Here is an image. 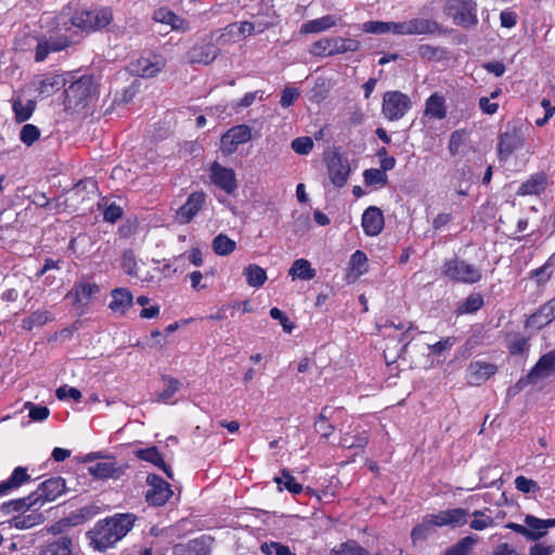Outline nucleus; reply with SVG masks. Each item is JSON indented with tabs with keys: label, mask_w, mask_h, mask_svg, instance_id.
Segmentation results:
<instances>
[{
	"label": "nucleus",
	"mask_w": 555,
	"mask_h": 555,
	"mask_svg": "<svg viewBox=\"0 0 555 555\" xmlns=\"http://www.w3.org/2000/svg\"><path fill=\"white\" fill-rule=\"evenodd\" d=\"M135 520V515L131 513L115 514L99 520L87 533L91 547L100 552L113 547L132 529Z\"/></svg>",
	"instance_id": "nucleus-1"
},
{
	"label": "nucleus",
	"mask_w": 555,
	"mask_h": 555,
	"mask_svg": "<svg viewBox=\"0 0 555 555\" xmlns=\"http://www.w3.org/2000/svg\"><path fill=\"white\" fill-rule=\"evenodd\" d=\"M96 87L93 79L82 76L65 89V107L73 112L86 108L95 100Z\"/></svg>",
	"instance_id": "nucleus-2"
},
{
	"label": "nucleus",
	"mask_w": 555,
	"mask_h": 555,
	"mask_svg": "<svg viewBox=\"0 0 555 555\" xmlns=\"http://www.w3.org/2000/svg\"><path fill=\"white\" fill-rule=\"evenodd\" d=\"M360 47L361 43L357 39L323 37L310 46L309 53L314 56L326 57L346 52H354L358 51Z\"/></svg>",
	"instance_id": "nucleus-3"
},
{
	"label": "nucleus",
	"mask_w": 555,
	"mask_h": 555,
	"mask_svg": "<svg viewBox=\"0 0 555 555\" xmlns=\"http://www.w3.org/2000/svg\"><path fill=\"white\" fill-rule=\"evenodd\" d=\"M443 12L463 28L478 24L477 3L474 0H447Z\"/></svg>",
	"instance_id": "nucleus-4"
},
{
	"label": "nucleus",
	"mask_w": 555,
	"mask_h": 555,
	"mask_svg": "<svg viewBox=\"0 0 555 555\" xmlns=\"http://www.w3.org/2000/svg\"><path fill=\"white\" fill-rule=\"evenodd\" d=\"M505 527L529 541H538L543 539L551 528L555 527V521H551V518L542 519L533 515H526L524 524L508 522Z\"/></svg>",
	"instance_id": "nucleus-5"
},
{
	"label": "nucleus",
	"mask_w": 555,
	"mask_h": 555,
	"mask_svg": "<svg viewBox=\"0 0 555 555\" xmlns=\"http://www.w3.org/2000/svg\"><path fill=\"white\" fill-rule=\"evenodd\" d=\"M113 15L108 9L77 12L70 17V25L83 31L99 30L111 24Z\"/></svg>",
	"instance_id": "nucleus-6"
},
{
	"label": "nucleus",
	"mask_w": 555,
	"mask_h": 555,
	"mask_svg": "<svg viewBox=\"0 0 555 555\" xmlns=\"http://www.w3.org/2000/svg\"><path fill=\"white\" fill-rule=\"evenodd\" d=\"M411 108L410 96L400 91H387L383 96L382 113L389 121L403 118Z\"/></svg>",
	"instance_id": "nucleus-7"
},
{
	"label": "nucleus",
	"mask_w": 555,
	"mask_h": 555,
	"mask_svg": "<svg viewBox=\"0 0 555 555\" xmlns=\"http://www.w3.org/2000/svg\"><path fill=\"white\" fill-rule=\"evenodd\" d=\"M443 273L450 280L465 284H474L481 279V272L477 267L457 258L444 262Z\"/></svg>",
	"instance_id": "nucleus-8"
},
{
	"label": "nucleus",
	"mask_w": 555,
	"mask_h": 555,
	"mask_svg": "<svg viewBox=\"0 0 555 555\" xmlns=\"http://www.w3.org/2000/svg\"><path fill=\"white\" fill-rule=\"evenodd\" d=\"M147 491L145 500L150 505L163 506L172 496L173 491L170 485L155 474L146 477Z\"/></svg>",
	"instance_id": "nucleus-9"
},
{
	"label": "nucleus",
	"mask_w": 555,
	"mask_h": 555,
	"mask_svg": "<svg viewBox=\"0 0 555 555\" xmlns=\"http://www.w3.org/2000/svg\"><path fill=\"white\" fill-rule=\"evenodd\" d=\"M266 27H257L250 22L233 23L222 29L217 38V42L221 46L233 43L245 39L254 33H262Z\"/></svg>",
	"instance_id": "nucleus-10"
},
{
	"label": "nucleus",
	"mask_w": 555,
	"mask_h": 555,
	"mask_svg": "<svg viewBox=\"0 0 555 555\" xmlns=\"http://www.w3.org/2000/svg\"><path fill=\"white\" fill-rule=\"evenodd\" d=\"M66 83L65 78L57 74L37 75L31 81V87L41 99L49 98L61 90Z\"/></svg>",
	"instance_id": "nucleus-11"
},
{
	"label": "nucleus",
	"mask_w": 555,
	"mask_h": 555,
	"mask_svg": "<svg viewBox=\"0 0 555 555\" xmlns=\"http://www.w3.org/2000/svg\"><path fill=\"white\" fill-rule=\"evenodd\" d=\"M435 527L459 528L467 524L469 512L462 507L440 511L436 514H429Z\"/></svg>",
	"instance_id": "nucleus-12"
},
{
	"label": "nucleus",
	"mask_w": 555,
	"mask_h": 555,
	"mask_svg": "<svg viewBox=\"0 0 555 555\" xmlns=\"http://www.w3.org/2000/svg\"><path fill=\"white\" fill-rule=\"evenodd\" d=\"M525 145V137L519 129L513 128L500 134L498 143L499 157L506 160L514 152Z\"/></svg>",
	"instance_id": "nucleus-13"
},
{
	"label": "nucleus",
	"mask_w": 555,
	"mask_h": 555,
	"mask_svg": "<svg viewBox=\"0 0 555 555\" xmlns=\"http://www.w3.org/2000/svg\"><path fill=\"white\" fill-rule=\"evenodd\" d=\"M251 129L246 125H238L228 130L221 138V149L227 154H232L240 144L251 140Z\"/></svg>",
	"instance_id": "nucleus-14"
},
{
	"label": "nucleus",
	"mask_w": 555,
	"mask_h": 555,
	"mask_svg": "<svg viewBox=\"0 0 555 555\" xmlns=\"http://www.w3.org/2000/svg\"><path fill=\"white\" fill-rule=\"evenodd\" d=\"M210 178L217 186H219L228 194L233 193L237 189L234 170L228 167H223L218 163H214L211 165Z\"/></svg>",
	"instance_id": "nucleus-15"
},
{
	"label": "nucleus",
	"mask_w": 555,
	"mask_h": 555,
	"mask_svg": "<svg viewBox=\"0 0 555 555\" xmlns=\"http://www.w3.org/2000/svg\"><path fill=\"white\" fill-rule=\"evenodd\" d=\"M402 36L433 35L440 30L438 22L431 18L417 17L401 22Z\"/></svg>",
	"instance_id": "nucleus-16"
},
{
	"label": "nucleus",
	"mask_w": 555,
	"mask_h": 555,
	"mask_svg": "<svg viewBox=\"0 0 555 555\" xmlns=\"http://www.w3.org/2000/svg\"><path fill=\"white\" fill-rule=\"evenodd\" d=\"M165 66V60L160 56L140 57L131 63L130 69L133 74L143 77L152 78L156 76Z\"/></svg>",
	"instance_id": "nucleus-17"
},
{
	"label": "nucleus",
	"mask_w": 555,
	"mask_h": 555,
	"mask_svg": "<svg viewBox=\"0 0 555 555\" xmlns=\"http://www.w3.org/2000/svg\"><path fill=\"white\" fill-rule=\"evenodd\" d=\"M73 42L65 35L51 37L50 39H40L36 47L35 60L42 62L51 52H59L66 49Z\"/></svg>",
	"instance_id": "nucleus-18"
},
{
	"label": "nucleus",
	"mask_w": 555,
	"mask_h": 555,
	"mask_svg": "<svg viewBox=\"0 0 555 555\" xmlns=\"http://www.w3.org/2000/svg\"><path fill=\"white\" fill-rule=\"evenodd\" d=\"M555 320V297L541 306L526 321V327L539 331Z\"/></svg>",
	"instance_id": "nucleus-19"
},
{
	"label": "nucleus",
	"mask_w": 555,
	"mask_h": 555,
	"mask_svg": "<svg viewBox=\"0 0 555 555\" xmlns=\"http://www.w3.org/2000/svg\"><path fill=\"white\" fill-rule=\"evenodd\" d=\"M327 170L330 180L335 186L341 188L346 184L350 169L338 153H334L327 158Z\"/></svg>",
	"instance_id": "nucleus-20"
},
{
	"label": "nucleus",
	"mask_w": 555,
	"mask_h": 555,
	"mask_svg": "<svg viewBox=\"0 0 555 555\" xmlns=\"http://www.w3.org/2000/svg\"><path fill=\"white\" fill-rule=\"evenodd\" d=\"M498 371V367L493 363H489L486 361H474L470 362L466 376L469 384L479 385L494 375Z\"/></svg>",
	"instance_id": "nucleus-21"
},
{
	"label": "nucleus",
	"mask_w": 555,
	"mask_h": 555,
	"mask_svg": "<svg viewBox=\"0 0 555 555\" xmlns=\"http://www.w3.org/2000/svg\"><path fill=\"white\" fill-rule=\"evenodd\" d=\"M100 287L95 283L81 281L77 283L67 296L74 297V306L81 309L87 307L92 297L99 294Z\"/></svg>",
	"instance_id": "nucleus-22"
},
{
	"label": "nucleus",
	"mask_w": 555,
	"mask_h": 555,
	"mask_svg": "<svg viewBox=\"0 0 555 555\" xmlns=\"http://www.w3.org/2000/svg\"><path fill=\"white\" fill-rule=\"evenodd\" d=\"M134 455L139 460L147 462L164 472L169 479H173L175 475L171 467L166 463L157 448L150 447L146 449H137L134 451Z\"/></svg>",
	"instance_id": "nucleus-23"
},
{
	"label": "nucleus",
	"mask_w": 555,
	"mask_h": 555,
	"mask_svg": "<svg viewBox=\"0 0 555 555\" xmlns=\"http://www.w3.org/2000/svg\"><path fill=\"white\" fill-rule=\"evenodd\" d=\"M111 297L112 299L108 305V308L114 314L118 317L125 315L133 304L132 293L125 287H118L113 289L111 292Z\"/></svg>",
	"instance_id": "nucleus-24"
},
{
	"label": "nucleus",
	"mask_w": 555,
	"mask_h": 555,
	"mask_svg": "<svg viewBox=\"0 0 555 555\" xmlns=\"http://www.w3.org/2000/svg\"><path fill=\"white\" fill-rule=\"evenodd\" d=\"M555 372V349L542 356L527 375L529 383H537Z\"/></svg>",
	"instance_id": "nucleus-25"
},
{
	"label": "nucleus",
	"mask_w": 555,
	"mask_h": 555,
	"mask_svg": "<svg viewBox=\"0 0 555 555\" xmlns=\"http://www.w3.org/2000/svg\"><path fill=\"white\" fill-rule=\"evenodd\" d=\"M362 228L367 236L378 235L384 228V216L379 208L371 206L362 215Z\"/></svg>",
	"instance_id": "nucleus-26"
},
{
	"label": "nucleus",
	"mask_w": 555,
	"mask_h": 555,
	"mask_svg": "<svg viewBox=\"0 0 555 555\" xmlns=\"http://www.w3.org/2000/svg\"><path fill=\"white\" fill-rule=\"evenodd\" d=\"M64 491L65 480L61 477L51 478L40 485L36 492V500H40L42 503L52 502L61 496Z\"/></svg>",
	"instance_id": "nucleus-27"
},
{
	"label": "nucleus",
	"mask_w": 555,
	"mask_h": 555,
	"mask_svg": "<svg viewBox=\"0 0 555 555\" xmlns=\"http://www.w3.org/2000/svg\"><path fill=\"white\" fill-rule=\"evenodd\" d=\"M153 20L157 23L170 26V28L176 31L185 33L190 30V23L167 8L155 10Z\"/></svg>",
	"instance_id": "nucleus-28"
},
{
	"label": "nucleus",
	"mask_w": 555,
	"mask_h": 555,
	"mask_svg": "<svg viewBox=\"0 0 555 555\" xmlns=\"http://www.w3.org/2000/svg\"><path fill=\"white\" fill-rule=\"evenodd\" d=\"M205 203V194L202 192L192 193L186 203L177 211V219L180 223H189L201 210Z\"/></svg>",
	"instance_id": "nucleus-29"
},
{
	"label": "nucleus",
	"mask_w": 555,
	"mask_h": 555,
	"mask_svg": "<svg viewBox=\"0 0 555 555\" xmlns=\"http://www.w3.org/2000/svg\"><path fill=\"white\" fill-rule=\"evenodd\" d=\"M219 48L212 43H202L193 47L189 52L192 63L208 65L219 55Z\"/></svg>",
	"instance_id": "nucleus-30"
},
{
	"label": "nucleus",
	"mask_w": 555,
	"mask_h": 555,
	"mask_svg": "<svg viewBox=\"0 0 555 555\" xmlns=\"http://www.w3.org/2000/svg\"><path fill=\"white\" fill-rule=\"evenodd\" d=\"M448 108L444 95L435 92L425 102L424 116L442 120L447 117Z\"/></svg>",
	"instance_id": "nucleus-31"
},
{
	"label": "nucleus",
	"mask_w": 555,
	"mask_h": 555,
	"mask_svg": "<svg viewBox=\"0 0 555 555\" xmlns=\"http://www.w3.org/2000/svg\"><path fill=\"white\" fill-rule=\"evenodd\" d=\"M361 29L367 34L402 36L401 22L367 21L361 25Z\"/></svg>",
	"instance_id": "nucleus-32"
},
{
	"label": "nucleus",
	"mask_w": 555,
	"mask_h": 555,
	"mask_svg": "<svg viewBox=\"0 0 555 555\" xmlns=\"http://www.w3.org/2000/svg\"><path fill=\"white\" fill-rule=\"evenodd\" d=\"M547 186V178L545 173L538 172L521 183L517 191V195L527 196V195H540Z\"/></svg>",
	"instance_id": "nucleus-33"
},
{
	"label": "nucleus",
	"mask_w": 555,
	"mask_h": 555,
	"mask_svg": "<svg viewBox=\"0 0 555 555\" xmlns=\"http://www.w3.org/2000/svg\"><path fill=\"white\" fill-rule=\"evenodd\" d=\"M338 21H339L338 17H336L335 15H331V14L324 15L319 18L310 20L301 25L300 34H302V35L318 34V33L328 30L332 27L336 26Z\"/></svg>",
	"instance_id": "nucleus-34"
},
{
	"label": "nucleus",
	"mask_w": 555,
	"mask_h": 555,
	"mask_svg": "<svg viewBox=\"0 0 555 555\" xmlns=\"http://www.w3.org/2000/svg\"><path fill=\"white\" fill-rule=\"evenodd\" d=\"M367 257L362 250H356L349 261L346 279L348 283L356 282L367 271Z\"/></svg>",
	"instance_id": "nucleus-35"
},
{
	"label": "nucleus",
	"mask_w": 555,
	"mask_h": 555,
	"mask_svg": "<svg viewBox=\"0 0 555 555\" xmlns=\"http://www.w3.org/2000/svg\"><path fill=\"white\" fill-rule=\"evenodd\" d=\"M88 472L95 478H118L124 474V468L115 462H99L88 467Z\"/></svg>",
	"instance_id": "nucleus-36"
},
{
	"label": "nucleus",
	"mask_w": 555,
	"mask_h": 555,
	"mask_svg": "<svg viewBox=\"0 0 555 555\" xmlns=\"http://www.w3.org/2000/svg\"><path fill=\"white\" fill-rule=\"evenodd\" d=\"M209 552V542L205 539H196L188 544L177 545L173 550V555H208Z\"/></svg>",
	"instance_id": "nucleus-37"
},
{
	"label": "nucleus",
	"mask_w": 555,
	"mask_h": 555,
	"mask_svg": "<svg viewBox=\"0 0 555 555\" xmlns=\"http://www.w3.org/2000/svg\"><path fill=\"white\" fill-rule=\"evenodd\" d=\"M54 320V315L46 309H38L22 320V328L31 331L35 327H41Z\"/></svg>",
	"instance_id": "nucleus-38"
},
{
	"label": "nucleus",
	"mask_w": 555,
	"mask_h": 555,
	"mask_svg": "<svg viewBox=\"0 0 555 555\" xmlns=\"http://www.w3.org/2000/svg\"><path fill=\"white\" fill-rule=\"evenodd\" d=\"M469 528L475 531H485L495 526L494 518L490 515V509H475L472 514Z\"/></svg>",
	"instance_id": "nucleus-39"
},
{
	"label": "nucleus",
	"mask_w": 555,
	"mask_h": 555,
	"mask_svg": "<svg viewBox=\"0 0 555 555\" xmlns=\"http://www.w3.org/2000/svg\"><path fill=\"white\" fill-rule=\"evenodd\" d=\"M288 274L293 280L310 281L315 276V270L311 268V263L307 259L300 258L293 262Z\"/></svg>",
	"instance_id": "nucleus-40"
},
{
	"label": "nucleus",
	"mask_w": 555,
	"mask_h": 555,
	"mask_svg": "<svg viewBox=\"0 0 555 555\" xmlns=\"http://www.w3.org/2000/svg\"><path fill=\"white\" fill-rule=\"evenodd\" d=\"M29 480V475L25 467H16L8 480L0 482V495L8 493L12 489H16Z\"/></svg>",
	"instance_id": "nucleus-41"
},
{
	"label": "nucleus",
	"mask_w": 555,
	"mask_h": 555,
	"mask_svg": "<svg viewBox=\"0 0 555 555\" xmlns=\"http://www.w3.org/2000/svg\"><path fill=\"white\" fill-rule=\"evenodd\" d=\"M243 275L251 287H261L267 281L266 271L258 264H248L243 269Z\"/></svg>",
	"instance_id": "nucleus-42"
},
{
	"label": "nucleus",
	"mask_w": 555,
	"mask_h": 555,
	"mask_svg": "<svg viewBox=\"0 0 555 555\" xmlns=\"http://www.w3.org/2000/svg\"><path fill=\"white\" fill-rule=\"evenodd\" d=\"M12 107L15 115V120L17 122H24L33 116L36 108V103L33 100L23 102L21 99H17L13 101Z\"/></svg>",
	"instance_id": "nucleus-43"
},
{
	"label": "nucleus",
	"mask_w": 555,
	"mask_h": 555,
	"mask_svg": "<svg viewBox=\"0 0 555 555\" xmlns=\"http://www.w3.org/2000/svg\"><path fill=\"white\" fill-rule=\"evenodd\" d=\"M212 250L218 256H228L236 248V242L225 234H218L211 242Z\"/></svg>",
	"instance_id": "nucleus-44"
},
{
	"label": "nucleus",
	"mask_w": 555,
	"mask_h": 555,
	"mask_svg": "<svg viewBox=\"0 0 555 555\" xmlns=\"http://www.w3.org/2000/svg\"><path fill=\"white\" fill-rule=\"evenodd\" d=\"M42 519L43 518L41 514L35 511H28V513H23L14 517L10 524L12 527L17 529H27L42 522Z\"/></svg>",
	"instance_id": "nucleus-45"
},
{
	"label": "nucleus",
	"mask_w": 555,
	"mask_h": 555,
	"mask_svg": "<svg viewBox=\"0 0 555 555\" xmlns=\"http://www.w3.org/2000/svg\"><path fill=\"white\" fill-rule=\"evenodd\" d=\"M477 541V537L466 535L449 547L443 555H469Z\"/></svg>",
	"instance_id": "nucleus-46"
},
{
	"label": "nucleus",
	"mask_w": 555,
	"mask_h": 555,
	"mask_svg": "<svg viewBox=\"0 0 555 555\" xmlns=\"http://www.w3.org/2000/svg\"><path fill=\"white\" fill-rule=\"evenodd\" d=\"M162 382L163 390L158 395V401L167 403L180 389L181 383L178 379L169 376H164Z\"/></svg>",
	"instance_id": "nucleus-47"
},
{
	"label": "nucleus",
	"mask_w": 555,
	"mask_h": 555,
	"mask_svg": "<svg viewBox=\"0 0 555 555\" xmlns=\"http://www.w3.org/2000/svg\"><path fill=\"white\" fill-rule=\"evenodd\" d=\"M42 555H73L72 542L66 538H62L56 542L49 544Z\"/></svg>",
	"instance_id": "nucleus-48"
},
{
	"label": "nucleus",
	"mask_w": 555,
	"mask_h": 555,
	"mask_svg": "<svg viewBox=\"0 0 555 555\" xmlns=\"http://www.w3.org/2000/svg\"><path fill=\"white\" fill-rule=\"evenodd\" d=\"M430 520L431 517L427 515L423 518L420 525L412 529L411 539L414 544L418 541L426 539L430 530L435 527L434 522Z\"/></svg>",
	"instance_id": "nucleus-49"
},
{
	"label": "nucleus",
	"mask_w": 555,
	"mask_h": 555,
	"mask_svg": "<svg viewBox=\"0 0 555 555\" xmlns=\"http://www.w3.org/2000/svg\"><path fill=\"white\" fill-rule=\"evenodd\" d=\"M121 268L127 275L132 278H140L137 258L132 250L127 249L124 251L121 257Z\"/></svg>",
	"instance_id": "nucleus-50"
},
{
	"label": "nucleus",
	"mask_w": 555,
	"mask_h": 555,
	"mask_svg": "<svg viewBox=\"0 0 555 555\" xmlns=\"http://www.w3.org/2000/svg\"><path fill=\"white\" fill-rule=\"evenodd\" d=\"M275 482L279 488L286 489L294 494H298L302 491V486L298 483L295 478L287 472L283 470L280 477L275 478Z\"/></svg>",
	"instance_id": "nucleus-51"
},
{
	"label": "nucleus",
	"mask_w": 555,
	"mask_h": 555,
	"mask_svg": "<svg viewBox=\"0 0 555 555\" xmlns=\"http://www.w3.org/2000/svg\"><path fill=\"white\" fill-rule=\"evenodd\" d=\"M363 179L366 185L385 186L388 181L387 175L384 173L383 170L376 168H370L364 170Z\"/></svg>",
	"instance_id": "nucleus-52"
},
{
	"label": "nucleus",
	"mask_w": 555,
	"mask_h": 555,
	"mask_svg": "<svg viewBox=\"0 0 555 555\" xmlns=\"http://www.w3.org/2000/svg\"><path fill=\"white\" fill-rule=\"evenodd\" d=\"M40 130L33 124H26L20 131V140L27 146L33 145L40 138Z\"/></svg>",
	"instance_id": "nucleus-53"
},
{
	"label": "nucleus",
	"mask_w": 555,
	"mask_h": 555,
	"mask_svg": "<svg viewBox=\"0 0 555 555\" xmlns=\"http://www.w3.org/2000/svg\"><path fill=\"white\" fill-rule=\"evenodd\" d=\"M514 482L516 489L525 494L534 493L540 489L539 485L533 479L527 478L525 476H517Z\"/></svg>",
	"instance_id": "nucleus-54"
},
{
	"label": "nucleus",
	"mask_w": 555,
	"mask_h": 555,
	"mask_svg": "<svg viewBox=\"0 0 555 555\" xmlns=\"http://www.w3.org/2000/svg\"><path fill=\"white\" fill-rule=\"evenodd\" d=\"M292 149L299 155H307L313 149V141L309 137H299L292 141Z\"/></svg>",
	"instance_id": "nucleus-55"
},
{
	"label": "nucleus",
	"mask_w": 555,
	"mask_h": 555,
	"mask_svg": "<svg viewBox=\"0 0 555 555\" xmlns=\"http://www.w3.org/2000/svg\"><path fill=\"white\" fill-rule=\"evenodd\" d=\"M56 398L60 400H73L79 401L81 398V392L75 387H70L68 385H63L59 387L55 391Z\"/></svg>",
	"instance_id": "nucleus-56"
},
{
	"label": "nucleus",
	"mask_w": 555,
	"mask_h": 555,
	"mask_svg": "<svg viewBox=\"0 0 555 555\" xmlns=\"http://www.w3.org/2000/svg\"><path fill=\"white\" fill-rule=\"evenodd\" d=\"M261 551L267 555H296L291 552L288 546L276 542L263 543L261 545Z\"/></svg>",
	"instance_id": "nucleus-57"
},
{
	"label": "nucleus",
	"mask_w": 555,
	"mask_h": 555,
	"mask_svg": "<svg viewBox=\"0 0 555 555\" xmlns=\"http://www.w3.org/2000/svg\"><path fill=\"white\" fill-rule=\"evenodd\" d=\"M299 91L298 89L294 88V87H286L283 91H282V95H281V100H280V104L283 106V107H289L291 105L294 104V102L299 98Z\"/></svg>",
	"instance_id": "nucleus-58"
},
{
	"label": "nucleus",
	"mask_w": 555,
	"mask_h": 555,
	"mask_svg": "<svg viewBox=\"0 0 555 555\" xmlns=\"http://www.w3.org/2000/svg\"><path fill=\"white\" fill-rule=\"evenodd\" d=\"M528 348V339L522 336H515L508 345L509 352L514 356L524 353Z\"/></svg>",
	"instance_id": "nucleus-59"
},
{
	"label": "nucleus",
	"mask_w": 555,
	"mask_h": 555,
	"mask_svg": "<svg viewBox=\"0 0 555 555\" xmlns=\"http://www.w3.org/2000/svg\"><path fill=\"white\" fill-rule=\"evenodd\" d=\"M483 305V299L479 295H470L462 306V312L470 313L479 310Z\"/></svg>",
	"instance_id": "nucleus-60"
},
{
	"label": "nucleus",
	"mask_w": 555,
	"mask_h": 555,
	"mask_svg": "<svg viewBox=\"0 0 555 555\" xmlns=\"http://www.w3.org/2000/svg\"><path fill=\"white\" fill-rule=\"evenodd\" d=\"M270 317L274 320L280 321L283 330L286 333H291L294 328V324L289 321V319L285 315V313L279 308H271Z\"/></svg>",
	"instance_id": "nucleus-61"
},
{
	"label": "nucleus",
	"mask_w": 555,
	"mask_h": 555,
	"mask_svg": "<svg viewBox=\"0 0 555 555\" xmlns=\"http://www.w3.org/2000/svg\"><path fill=\"white\" fill-rule=\"evenodd\" d=\"M552 260L553 257H551L542 267L533 271V275L538 279L539 283H544L550 280L552 275V271L550 270Z\"/></svg>",
	"instance_id": "nucleus-62"
},
{
	"label": "nucleus",
	"mask_w": 555,
	"mask_h": 555,
	"mask_svg": "<svg viewBox=\"0 0 555 555\" xmlns=\"http://www.w3.org/2000/svg\"><path fill=\"white\" fill-rule=\"evenodd\" d=\"M256 100H263V92L260 90L248 92L246 93L241 101L238 102V107H248L250 106Z\"/></svg>",
	"instance_id": "nucleus-63"
},
{
	"label": "nucleus",
	"mask_w": 555,
	"mask_h": 555,
	"mask_svg": "<svg viewBox=\"0 0 555 555\" xmlns=\"http://www.w3.org/2000/svg\"><path fill=\"white\" fill-rule=\"evenodd\" d=\"M493 555H521L517 548L509 543H500L493 550Z\"/></svg>",
	"instance_id": "nucleus-64"
}]
</instances>
